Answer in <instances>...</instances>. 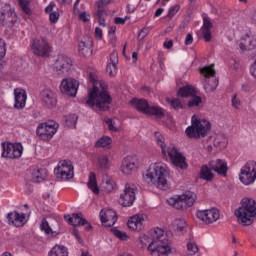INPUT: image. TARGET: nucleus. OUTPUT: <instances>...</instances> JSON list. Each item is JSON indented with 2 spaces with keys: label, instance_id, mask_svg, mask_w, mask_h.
I'll return each mask as SVG.
<instances>
[{
  "label": "nucleus",
  "instance_id": "nucleus-1",
  "mask_svg": "<svg viewBox=\"0 0 256 256\" xmlns=\"http://www.w3.org/2000/svg\"><path fill=\"white\" fill-rule=\"evenodd\" d=\"M150 241H152L150 243ZM140 247H147L150 255L152 256H164L171 253V246H169V239L161 228H155L148 232V234H141L138 237Z\"/></svg>",
  "mask_w": 256,
  "mask_h": 256
},
{
  "label": "nucleus",
  "instance_id": "nucleus-2",
  "mask_svg": "<svg viewBox=\"0 0 256 256\" xmlns=\"http://www.w3.org/2000/svg\"><path fill=\"white\" fill-rule=\"evenodd\" d=\"M143 180L146 183L155 185L162 191L171 189L169 183V166L163 162H154L142 174Z\"/></svg>",
  "mask_w": 256,
  "mask_h": 256
},
{
  "label": "nucleus",
  "instance_id": "nucleus-3",
  "mask_svg": "<svg viewBox=\"0 0 256 256\" xmlns=\"http://www.w3.org/2000/svg\"><path fill=\"white\" fill-rule=\"evenodd\" d=\"M93 88L89 92L88 100L86 105L88 107L97 106L102 111H107L109 105H111V95L107 92V83L103 80H92Z\"/></svg>",
  "mask_w": 256,
  "mask_h": 256
},
{
  "label": "nucleus",
  "instance_id": "nucleus-4",
  "mask_svg": "<svg viewBox=\"0 0 256 256\" xmlns=\"http://www.w3.org/2000/svg\"><path fill=\"white\" fill-rule=\"evenodd\" d=\"M156 144L161 149L163 159L166 161H171L172 165L178 167L179 169H187V159L175 146H168L165 143V137L160 132H155L154 134Z\"/></svg>",
  "mask_w": 256,
  "mask_h": 256
},
{
  "label": "nucleus",
  "instance_id": "nucleus-5",
  "mask_svg": "<svg viewBox=\"0 0 256 256\" xmlns=\"http://www.w3.org/2000/svg\"><path fill=\"white\" fill-rule=\"evenodd\" d=\"M238 223L243 227L253 225L256 219V201L252 198H243L241 206L235 211Z\"/></svg>",
  "mask_w": 256,
  "mask_h": 256
},
{
  "label": "nucleus",
  "instance_id": "nucleus-6",
  "mask_svg": "<svg viewBox=\"0 0 256 256\" xmlns=\"http://www.w3.org/2000/svg\"><path fill=\"white\" fill-rule=\"evenodd\" d=\"M211 131V122L205 118L193 115L191 118V125L185 130L189 139H202L207 137V133Z\"/></svg>",
  "mask_w": 256,
  "mask_h": 256
},
{
  "label": "nucleus",
  "instance_id": "nucleus-7",
  "mask_svg": "<svg viewBox=\"0 0 256 256\" xmlns=\"http://www.w3.org/2000/svg\"><path fill=\"white\" fill-rule=\"evenodd\" d=\"M130 103L132 107L144 115H153L158 118L165 116V110L163 108L157 105H151L147 100L134 98Z\"/></svg>",
  "mask_w": 256,
  "mask_h": 256
},
{
  "label": "nucleus",
  "instance_id": "nucleus-8",
  "mask_svg": "<svg viewBox=\"0 0 256 256\" xmlns=\"http://www.w3.org/2000/svg\"><path fill=\"white\" fill-rule=\"evenodd\" d=\"M201 73V83L204 87V90L207 93H213L217 86L219 85V80L215 77V68L213 65L211 66H204L200 68Z\"/></svg>",
  "mask_w": 256,
  "mask_h": 256
},
{
  "label": "nucleus",
  "instance_id": "nucleus-9",
  "mask_svg": "<svg viewBox=\"0 0 256 256\" xmlns=\"http://www.w3.org/2000/svg\"><path fill=\"white\" fill-rule=\"evenodd\" d=\"M197 195L193 192H186L176 197L168 199V203L174 209H187V207H193L195 205V200Z\"/></svg>",
  "mask_w": 256,
  "mask_h": 256
},
{
  "label": "nucleus",
  "instance_id": "nucleus-10",
  "mask_svg": "<svg viewBox=\"0 0 256 256\" xmlns=\"http://www.w3.org/2000/svg\"><path fill=\"white\" fill-rule=\"evenodd\" d=\"M58 130L59 123L55 122L54 120H50L38 125L36 135H38L42 141H51Z\"/></svg>",
  "mask_w": 256,
  "mask_h": 256
},
{
  "label": "nucleus",
  "instance_id": "nucleus-11",
  "mask_svg": "<svg viewBox=\"0 0 256 256\" xmlns=\"http://www.w3.org/2000/svg\"><path fill=\"white\" fill-rule=\"evenodd\" d=\"M239 180L243 185H253L256 181V162L248 161L242 166L239 173Z\"/></svg>",
  "mask_w": 256,
  "mask_h": 256
},
{
  "label": "nucleus",
  "instance_id": "nucleus-12",
  "mask_svg": "<svg viewBox=\"0 0 256 256\" xmlns=\"http://www.w3.org/2000/svg\"><path fill=\"white\" fill-rule=\"evenodd\" d=\"M54 173L56 177H58V179H62V181H69V179H73L75 175L73 162L69 160L60 161L54 169Z\"/></svg>",
  "mask_w": 256,
  "mask_h": 256
},
{
  "label": "nucleus",
  "instance_id": "nucleus-13",
  "mask_svg": "<svg viewBox=\"0 0 256 256\" xmlns=\"http://www.w3.org/2000/svg\"><path fill=\"white\" fill-rule=\"evenodd\" d=\"M2 157L6 159H19L23 155L21 143L2 142Z\"/></svg>",
  "mask_w": 256,
  "mask_h": 256
},
{
  "label": "nucleus",
  "instance_id": "nucleus-14",
  "mask_svg": "<svg viewBox=\"0 0 256 256\" xmlns=\"http://www.w3.org/2000/svg\"><path fill=\"white\" fill-rule=\"evenodd\" d=\"M31 50L37 57H49L51 45L45 38H36L31 43Z\"/></svg>",
  "mask_w": 256,
  "mask_h": 256
},
{
  "label": "nucleus",
  "instance_id": "nucleus-15",
  "mask_svg": "<svg viewBox=\"0 0 256 256\" xmlns=\"http://www.w3.org/2000/svg\"><path fill=\"white\" fill-rule=\"evenodd\" d=\"M41 105L46 109H54L57 107V93L51 88H44L39 93Z\"/></svg>",
  "mask_w": 256,
  "mask_h": 256
},
{
  "label": "nucleus",
  "instance_id": "nucleus-16",
  "mask_svg": "<svg viewBox=\"0 0 256 256\" xmlns=\"http://www.w3.org/2000/svg\"><path fill=\"white\" fill-rule=\"evenodd\" d=\"M196 217L200 221H203L205 225H211L212 223H216V221H219V218L221 217V212L217 208L198 210L196 212Z\"/></svg>",
  "mask_w": 256,
  "mask_h": 256
},
{
  "label": "nucleus",
  "instance_id": "nucleus-17",
  "mask_svg": "<svg viewBox=\"0 0 256 256\" xmlns=\"http://www.w3.org/2000/svg\"><path fill=\"white\" fill-rule=\"evenodd\" d=\"M135 191V187L129 184L125 185L118 200L122 207H132L133 203H135V200L137 199Z\"/></svg>",
  "mask_w": 256,
  "mask_h": 256
},
{
  "label": "nucleus",
  "instance_id": "nucleus-18",
  "mask_svg": "<svg viewBox=\"0 0 256 256\" xmlns=\"http://www.w3.org/2000/svg\"><path fill=\"white\" fill-rule=\"evenodd\" d=\"M139 169V160L135 156H126L122 160L120 171L123 175H133Z\"/></svg>",
  "mask_w": 256,
  "mask_h": 256
},
{
  "label": "nucleus",
  "instance_id": "nucleus-19",
  "mask_svg": "<svg viewBox=\"0 0 256 256\" xmlns=\"http://www.w3.org/2000/svg\"><path fill=\"white\" fill-rule=\"evenodd\" d=\"M79 89V81L73 78H65L60 84V91L68 97H75Z\"/></svg>",
  "mask_w": 256,
  "mask_h": 256
},
{
  "label": "nucleus",
  "instance_id": "nucleus-20",
  "mask_svg": "<svg viewBox=\"0 0 256 256\" xmlns=\"http://www.w3.org/2000/svg\"><path fill=\"white\" fill-rule=\"evenodd\" d=\"M146 221H149L147 214H135L128 219L127 225L131 231H143Z\"/></svg>",
  "mask_w": 256,
  "mask_h": 256
},
{
  "label": "nucleus",
  "instance_id": "nucleus-21",
  "mask_svg": "<svg viewBox=\"0 0 256 256\" xmlns=\"http://www.w3.org/2000/svg\"><path fill=\"white\" fill-rule=\"evenodd\" d=\"M71 67H73V60L64 54H60L54 63V69L57 71L58 75L69 73Z\"/></svg>",
  "mask_w": 256,
  "mask_h": 256
},
{
  "label": "nucleus",
  "instance_id": "nucleus-22",
  "mask_svg": "<svg viewBox=\"0 0 256 256\" xmlns=\"http://www.w3.org/2000/svg\"><path fill=\"white\" fill-rule=\"evenodd\" d=\"M8 225L13 227H23L28 221L29 217L23 212L13 211L7 214Z\"/></svg>",
  "mask_w": 256,
  "mask_h": 256
},
{
  "label": "nucleus",
  "instance_id": "nucleus-23",
  "mask_svg": "<svg viewBox=\"0 0 256 256\" xmlns=\"http://www.w3.org/2000/svg\"><path fill=\"white\" fill-rule=\"evenodd\" d=\"M100 221L104 227H113L117 223V212L113 209L104 208L99 214Z\"/></svg>",
  "mask_w": 256,
  "mask_h": 256
},
{
  "label": "nucleus",
  "instance_id": "nucleus-24",
  "mask_svg": "<svg viewBox=\"0 0 256 256\" xmlns=\"http://www.w3.org/2000/svg\"><path fill=\"white\" fill-rule=\"evenodd\" d=\"M0 21L5 23V25L17 23V14L15 13V10L11 8V5L5 4L2 7Z\"/></svg>",
  "mask_w": 256,
  "mask_h": 256
},
{
  "label": "nucleus",
  "instance_id": "nucleus-25",
  "mask_svg": "<svg viewBox=\"0 0 256 256\" xmlns=\"http://www.w3.org/2000/svg\"><path fill=\"white\" fill-rule=\"evenodd\" d=\"M78 51L83 57H91L93 54V38L84 36L78 44Z\"/></svg>",
  "mask_w": 256,
  "mask_h": 256
},
{
  "label": "nucleus",
  "instance_id": "nucleus-26",
  "mask_svg": "<svg viewBox=\"0 0 256 256\" xmlns=\"http://www.w3.org/2000/svg\"><path fill=\"white\" fill-rule=\"evenodd\" d=\"M209 167L217 173V175H220L221 177H227V172L229 171V167L227 166V161L217 159L212 160L209 162Z\"/></svg>",
  "mask_w": 256,
  "mask_h": 256
},
{
  "label": "nucleus",
  "instance_id": "nucleus-27",
  "mask_svg": "<svg viewBox=\"0 0 256 256\" xmlns=\"http://www.w3.org/2000/svg\"><path fill=\"white\" fill-rule=\"evenodd\" d=\"M27 104V91L23 88L14 89V107L15 109H25Z\"/></svg>",
  "mask_w": 256,
  "mask_h": 256
},
{
  "label": "nucleus",
  "instance_id": "nucleus-28",
  "mask_svg": "<svg viewBox=\"0 0 256 256\" xmlns=\"http://www.w3.org/2000/svg\"><path fill=\"white\" fill-rule=\"evenodd\" d=\"M117 63H119V56L117 52H112L106 65V72L110 75V77H115V75H117Z\"/></svg>",
  "mask_w": 256,
  "mask_h": 256
},
{
  "label": "nucleus",
  "instance_id": "nucleus-29",
  "mask_svg": "<svg viewBox=\"0 0 256 256\" xmlns=\"http://www.w3.org/2000/svg\"><path fill=\"white\" fill-rule=\"evenodd\" d=\"M64 219L69 223V225H73L74 227H81V225H87V220L83 218L82 213H74L72 216H64Z\"/></svg>",
  "mask_w": 256,
  "mask_h": 256
},
{
  "label": "nucleus",
  "instance_id": "nucleus-30",
  "mask_svg": "<svg viewBox=\"0 0 256 256\" xmlns=\"http://www.w3.org/2000/svg\"><path fill=\"white\" fill-rule=\"evenodd\" d=\"M240 49L242 51H253L256 49V36L246 35L240 43Z\"/></svg>",
  "mask_w": 256,
  "mask_h": 256
},
{
  "label": "nucleus",
  "instance_id": "nucleus-31",
  "mask_svg": "<svg viewBox=\"0 0 256 256\" xmlns=\"http://www.w3.org/2000/svg\"><path fill=\"white\" fill-rule=\"evenodd\" d=\"M199 178L202 179V181H213L215 179V174H213V169L208 164H204L200 168L199 172Z\"/></svg>",
  "mask_w": 256,
  "mask_h": 256
},
{
  "label": "nucleus",
  "instance_id": "nucleus-32",
  "mask_svg": "<svg viewBox=\"0 0 256 256\" xmlns=\"http://www.w3.org/2000/svg\"><path fill=\"white\" fill-rule=\"evenodd\" d=\"M87 187L94 195H99V185L97 184V176L94 172H90L89 174Z\"/></svg>",
  "mask_w": 256,
  "mask_h": 256
},
{
  "label": "nucleus",
  "instance_id": "nucleus-33",
  "mask_svg": "<svg viewBox=\"0 0 256 256\" xmlns=\"http://www.w3.org/2000/svg\"><path fill=\"white\" fill-rule=\"evenodd\" d=\"M172 227L178 235H183V233H185V229H187V222L185 219L177 218L172 222Z\"/></svg>",
  "mask_w": 256,
  "mask_h": 256
},
{
  "label": "nucleus",
  "instance_id": "nucleus-34",
  "mask_svg": "<svg viewBox=\"0 0 256 256\" xmlns=\"http://www.w3.org/2000/svg\"><path fill=\"white\" fill-rule=\"evenodd\" d=\"M48 256H69V250L63 245H55L49 251Z\"/></svg>",
  "mask_w": 256,
  "mask_h": 256
},
{
  "label": "nucleus",
  "instance_id": "nucleus-35",
  "mask_svg": "<svg viewBox=\"0 0 256 256\" xmlns=\"http://www.w3.org/2000/svg\"><path fill=\"white\" fill-rule=\"evenodd\" d=\"M45 179H47V170L34 169L32 171V181H34V183H41V181H45Z\"/></svg>",
  "mask_w": 256,
  "mask_h": 256
},
{
  "label": "nucleus",
  "instance_id": "nucleus-36",
  "mask_svg": "<svg viewBox=\"0 0 256 256\" xmlns=\"http://www.w3.org/2000/svg\"><path fill=\"white\" fill-rule=\"evenodd\" d=\"M179 97H193L195 95V88L191 85H186L184 87L179 88L178 90Z\"/></svg>",
  "mask_w": 256,
  "mask_h": 256
},
{
  "label": "nucleus",
  "instance_id": "nucleus-37",
  "mask_svg": "<svg viewBox=\"0 0 256 256\" xmlns=\"http://www.w3.org/2000/svg\"><path fill=\"white\" fill-rule=\"evenodd\" d=\"M214 147L217 149H226L227 148V137L223 134H218L214 138Z\"/></svg>",
  "mask_w": 256,
  "mask_h": 256
},
{
  "label": "nucleus",
  "instance_id": "nucleus-38",
  "mask_svg": "<svg viewBox=\"0 0 256 256\" xmlns=\"http://www.w3.org/2000/svg\"><path fill=\"white\" fill-rule=\"evenodd\" d=\"M113 143V140L109 136H102L100 139H98L95 143V147H109Z\"/></svg>",
  "mask_w": 256,
  "mask_h": 256
},
{
  "label": "nucleus",
  "instance_id": "nucleus-39",
  "mask_svg": "<svg viewBox=\"0 0 256 256\" xmlns=\"http://www.w3.org/2000/svg\"><path fill=\"white\" fill-rule=\"evenodd\" d=\"M106 123L110 131H113L114 133H117V131H121V126L119 125V120L117 118L108 119Z\"/></svg>",
  "mask_w": 256,
  "mask_h": 256
},
{
  "label": "nucleus",
  "instance_id": "nucleus-40",
  "mask_svg": "<svg viewBox=\"0 0 256 256\" xmlns=\"http://www.w3.org/2000/svg\"><path fill=\"white\" fill-rule=\"evenodd\" d=\"M102 183H103V188L105 189V191H107V193H111V191L115 189V180H113V178H110V177L104 178Z\"/></svg>",
  "mask_w": 256,
  "mask_h": 256
},
{
  "label": "nucleus",
  "instance_id": "nucleus-41",
  "mask_svg": "<svg viewBox=\"0 0 256 256\" xmlns=\"http://www.w3.org/2000/svg\"><path fill=\"white\" fill-rule=\"evenodd\" d=\"M187 249L189 255H196L197 253H199V246H197V243L193 239L188 240Z\"/></svg>",
  "mask_w": 256,
  "mask_h": 256
},
{
  "label": "nucleus",
  "instance_id": "nucleus-42",
  "mask_svg": "<svg viewBox=\"0 0 256 256\" xmlns=\"http://www.w3.org/2000/svg\"><path fill=\"white\" fill-rule=\"evenodd\" d=\"M40 229L41 231H44V233L46 235H50L51 237H53L54 233L53 230L51 229V226H49V222H47V220L43 219L41 221V224H40Z\"/></svg>",
  "mask_w": 256,
  "mask_h": 256
},
{
  "label": "nucleus",
  "instance_id": "nucleus-43",
  "mask_svg": "<svg viewBox=\"0 0 256 256\" xmlns=\"http://www.w3.org/2000/svg\"><path fill=\"white\" fill-rule=\"evenodd\" d=\"M32 0H18L19 5L21 9L26 13V15H31V7L29 6L31 4Z\"/></svg>",
  "mask_w": 256,
  "mask_h": 256
},
{
  "label": "nucleus",
  "instance_id": "nucleus-44",
  "mask_svg": "<svg viewBox=\"0 0 256 256\" xmlns=\"http://www.w3.org/2000/svg\"><path fill=\"white\" fill-rule=\"evenodd\" d=\"M77 119H78L77 114H69L68 116H66L67 127H70L71 129H73V127H76Z\"/></svg>",
  "mask_w": 256,
  "mask_h": 256
},
{
  "label": "nucleus",
  "instance_id": "nucleus-45",
  "mask_svg": "<svg viewBox=\"0 0 256 256\" xmlns=\"http://www.w3.org/2000/svg\"><path fill=\"white\" fill-rule=\"evenodd\" d=\"M98 167H100V169H107L109 167V158L106 155H102L98 158Z\"/></svg>",
  "mask_w": 256,
  "mask_h": 256
},
{
  "label": "nucleus",
  "instance_id": "nucleus-46",
  "mask_svg": "<svg viewBox=\"0 0 256 256\" xmlns=\"http://www.w3.org/2000/svg\"><path fill=\"white\" fill-rule=\"evenodd\" d=\"M112 233L113 235H115V237H117L118 239H121V241H127L129 239V236L127 235V233L121 230L112 229Z\"/></svg>",
  "mask_w": 256,
  "mask_h": 256
},
{
  "label": "nucleus",
  "instance_id": "nucleus-47",
  "mask_svg": "<svg viewBox=\"0 0 256 256\" xmlns=\"http://www.w3.org/2000/svg\"><path fill=\"white\" fill-rule=\"evenodd\" d=\"M190 101H188V107H199L200 103H202L201 97L193 95Z\"/></svg>",
  "mask_w": 256,
  "mask_h": 256
},
{
  "label": "nucleus",
  "instance_id": "nucleus-48",
  "mask_svg": "<svg viewBox=\"0 0 256 256\" xmlns=\"http://www.w3.org/2000/svg\"><path fill=\"white\" fill-rule=\"evenodd\" d=\"M167 102L171 105L173 109H183V103L179 99H167Z\"/></svg>",
  "mask_w": 256,
  "mask_h": 256
},
{
  "label": "nucleus",
  "instance_id": "nucleus-49",
  "mask_svg": "<svg viewBox=\"0 0 256 256\" xmlns=\"http://www.w3.org/2000/svg\"><path fill=\"white\" fill-rule=\"evenodd\" d=\"M232 107L234 109H240L241 108V99L237 95H233L231 99Z\"/></svg>",
  "mask_w": 256,
  "mask_h": 256
},
{
  "label": "nucleus",
  "instance_id": "nucleus-50",
  "mask_svg": "<svg viewBox=\"0 0 256 256\" xmlns=\"http://www.w3.org/2000/svg\"><path fill=\"white\" fill-rule=\"evenodd\" d=\"M5 55H7L5 40L0 38V59H3Z\"/></svg>",
  "mask_w": 256,
  "mask_h": 256
},
{
  "label": "nucleus",
  "instance_id": "nucleus-51",
  "mask_svg": "<svg viewBox=\"0 0 256 256\" xmlns=\"http://www.w3.org/2000/svg\"><path fill=\"white\" fill-rule=\"evenodd\" d=\"M179 9H181V7L179 5H175L170 7L169 12H168V17H175V15H177V13H179Z\"/></svg>",
  "mask_w": 256,
  "mask_h": 256
},
{
  "label": "nucleus",
  "instance_id": "nucleus-52",
  "mask_svg": "<svg viewBox=\"0 0 256 256\" xmlns=\"http://www.w3.org/2000/svg\"><path fill=\"white\" fill-rule=\"evenodd\" d=\"M49 19L51 23H57V21H59V12H51L49 14Z\"/></svg>",
  "mask_w": 256,
  "mask_h": 256
},
{
  "label": "nucleus",
  "instance_id": "nucleus-53",
  "mask_svg": "<svg viewBox=\"0 0 256 256\" xmlns=\"http://www.w3.org/2000/svg\"><path fill=\"white\" fill-rule=\"evenodd\" d=\"M211 29H213V24L207 18H204L202 30H211Z\"/></svg>",
  "mask_w": 256,
  "mask_h": 256
},
{
  "label": "nucleus",
  "instance_id": "nucleus-54",
  "mask_svg": "<svg viewBox=\"0 0 256 256\" xmlns=\"http://www.w3.org/2000/svg\"><path fill=\"white\" fill-rule=\"evenodd\" d=\"M130 17L126 16L124 18L121 17H116L115 18V23L116 25H125V22L129 21Z\"/></svg>",
  "mask_w": 256,
  "mask_h": 256
},
{
  "label": "nucleus",
  "instance_id": "nucleus-55",
  "mask_svg": "<svg viewBox=\"0 0 256 256\" xmlns=\"http://www.w3.org/2000/svg\"><path fill=\"white\" fill-rule=\"evenodd\" d=\"M80 19L84 23H87L88 21H90L91 15L89 13H87V12H82V13H80Z\"/></svg>",
  "mask_w": 256,
  "mask_h": 256
},
{
  "label": "nucleus",
  "instance_id": "nucleus-56",
  "mask_svg": "<svg viewBox=\"0 0 256 256\" xmlns=\"http://www.w3.org/2000/svg\"><path fill=\"white\" fill-rule=\"evenodd\" d=\"M202 34L205 41H211L212 39L211 30H202Z\"/></svg>",
  "mask_w": 256,
  "mask_h": 256
},
{
  "label": "nucleus",
  "instance_id": "nucleus-57",
  "mask_svg": "<svg viewBox=\"0 0 256 256\" xmlns=\"http://www.w3.org/2000/svg\"><path fill=\"white\" fill-rule=\"evenodd\" d=\"M95 37H97V39H103V30L101 28H95Z\"/></svg>",
  "mask_w": 256,
  "mask_h": 256
},
{
  "label": "nucleus",
  "instance_id": "nucleus-58",
  "mask_svg": "<svg viewBox=\"0 0 256 256\" xmlns=\"http://www.w3.org/2000/svg\"><path fill=\"white\" fill-rule=\"evenodd\" d=\"M55 8V3L54 2H51L46 8H45V11L46 13L51 14V13H54L53 12V9Z\"/></svg>",
  "mask_w": 256,
  "mask_h": 256
},
{
  "label": "nucleus",
  "instance_id": "nucleus-59",
  "mask_svg": "<svg viewBox=\"0 0 256 256\" xmlns=\"http://www.w3.org/2000/svg\"><path fill=\"white\" fill-rule=\"evenodd\" d=\"M250 75L256 79V64H251L250 65Z\"/></svg>",
  "mask_w": 256,
  "mask_h": 256
},
{
  "label": "nucleus",
  "instance_id": "nucleus-60",
  "mask_svg": "<svg viewBox=\"0 0 256 256\" xmlns=\"http://www.w3.org/2000/svg\"><path fill=\"white\" fill-rule=\"evenodd\" d=\"M193 43V35L187 34L185 38V45H191Z\"/></svg>",
  "mask_w": 256,
  "mask_h": 256
},
{
  "label": "nucleus",
  "instance_id": "nucleus-61",
  "mask_svg": "<svg viewBox=\"0 0 256 256\" xmlns=\"http://www.w3.org/2000/svg\"><path fill=\"white\" fill-rule=\"evenodd\" d=\"M109 3H111V0H100L98 1V7L101 9L104 5H109Z\"/></svg>",
  "mask_w": 256,
  "mask_h": 256
},
{
  "label": "nucleus",
  "instance_id": "nucleus-62",
  "mask_svg": "<svg viewBox=\"0 0 256 256\" xmlns=\"http://www.w3.org/2000/svg\"><path fill=\"white\" fill-rule=\"evenodd\" d=\"M163 45H164L165 49H171V47H173V40L166 41V42H164Z\"/></svg>",
  "mask_w": 256,
  "mask_h": 256
},
{
  "label": "nucleus",
  "instance_id": "nucleus-63",
  "mask_svg": "<svg viewBox=\"0 0 256 256\" xmlns=\"http://www.w3.org/2000/svg\"><path fill=\"white\" fill-rule=\"evenodd\" d=\"M135 9H137L136 6H133V5H131V4H128V6H127V11H128V13H135Z\"/></svg>",
  "mask_w": 256,
  "mask_h": 256
},
{
  "label": "nucleus",
  "instance_id": "nucleus-64",
  "mask_svg": "<svg viewBox=\"0 0 256 256\" xmlns=\"http://www.w3.org/2000/svg\"><path fill=\"white\" fill-rule=\"evenodd\" d=\"M163 11H165V9L163 8H158L155 12V17H161V15H163Z\"/></svg>",
  "mask_w": 256,
  "mask_h": 256
}]
</instances>
